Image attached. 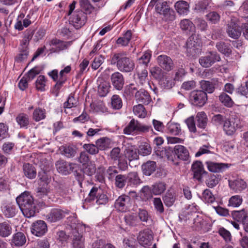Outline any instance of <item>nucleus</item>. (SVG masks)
I'll return each instance as SVG.
<instances>
[{
	"instance_id": "f257e3e1",
	"label": "nucleus",
	"mask_w": 248,
	"mask_h": 248,
	"mask_svg": "<svg viewBox=\"0 0 248 248\" xmlns=\"http://www.w3.org/2000/svg\"><path fill=\"white\" fill-rule=\"evenodd\" d=\"M16 201L25 217L29 218L34 216L36 206L30 192L25 191L21 193L16 198Z\"/></svg>"
},
{
	"instance_id": "f03ea898",
	"label": "nucleus",
	"mask_w": 248,
	"mask_h": 248,
	"mask_svg": "<svg viewBox=\"0 0 248 248\" xmlns=\"http://www.w3.org/2000/svg\"><path fill=\"white\" fill-rule=\"evenodd\" d=\"M110 62L111 65L116 64L118 69L123 72H131L135 67L134 61L127 57L124 52L113 54Z\"/></svg>"
},
{
	"instance_id": "7ed1b4c3",
	"label": "nucleus",
	"mask_w": 248,
	"mask_h": 248,
	"mask_svg": "<svg viewBox=\"0 0 248 248\" xmlns=\"http://www.w3.org/2000/svg\"><path fill=\"white\" fill-rule=\"evenodd\" d=\"M76 4V2L73 1L69 5L68 15H71L70 21L71 24L76 29H78L85 24L87 17L82 10H77L73 12Z\"/></svg>"
},
{
	"instance_id": "20e7f679",
	"label": "nucleus",
	"mask_w": 248,
	"mask_h": 248,
	"mask_svg": "<svg viewBox=\"0 0 248 248\" xmlns=\"http://www.w3.org/2000/svg\"><path fill=\"white\" fill-rule=\"evenodd\" d=\"M242 127V125L238 116L236 114H233L229 118L225 119L223 128L226 134L232 135L237 129Z\"/></svg>"
},
{
	"instance_id": "39448f33",
	"label": "nucleus",
	"mask_w": 248,
	"mask_h": 248,
	"mask_svg": "<svg viewBox=\"0 0 248 248\" xmlns=\"http://www.w3.org/2000/svg\"><path fill=\"white\" fill-rule=\"evenodd\" d=\"M71 243V248H85V239L81 232L85 231L86 226L84 224H78L75 227Z\"/></svg>"
},
{
	"instance_id": "423d86ee",
	"label": "nucleus",
	"mask_w": 248,
	"mask_h": 248,
	"mask_svg": "<svg viewBox=\"0 0 248 248\" xmlns=\"http://www.w3.org/2000/svg\"><path fill=\"white\" fill-rule=\"evenodd\" d=\"M207 100L206 93L201 90L192 91L189 95V101L192 105L197 107H202Z\"/></svg>"
},
{
	"instance_id": "0eeeda50",
	"label": "nucleus",
	"mask_w": 248,
	"mask_h": 248,
	"mask_svg": "<svg viewBox=\"0 0 248 248\" xmlns=\"http://www.w3.org/2000/svg\"><path fill=\"white\" fill-rule=\"evenodd\" d=\"M221 60L220 56L216 51L207 52L204 56H202L199 60V62L203 67H209L217 62Z\"/></svg>"
},
{
	"instance_id": "6e6552de",
	"label": "nucleus",
	"mask_w": 248,
	"mask_h": 248,
	"mask_svg": "<svg viewBox=\"0 0 248 248\" xmlns=\"http://www.w3.org/2000/svg\"><path fill=\"white\" fill-rule=\"evenodd\" d=\"M131 200L129 196L123 195L119 197L115 202V207L121 212H126L131 206Z\"/></svg>"
},
{
	"instance_id": "1a4fd4ad",
	"label": "nucleus",
	"mask_w": 248,
	"mask_h": 248,
	"mask_svg": "<svg viewBox=\"0 0 248 248\" xmlns=\"http://www.w3.org/2000/svg\"><path fill=\"white\" fill-rule=\"evenodd\" d=\"M57 170L63 174L66 175L73 171L76 164L68 163L63 160L57 161L55 163Z\"/></svg>"
},
{
	"instance_id": "9d476101",
	"label": "nucleus",
	"mask_w": 248,
	"mask_h": 248,
	"mask_svg": "<svg viewBox=\"0 0 248 248\" xmlns=\"http://www.w3.org/2000/svg\"><path fill=\"white\" fill-rule=\"evenodd\" d=\"M47 228L46 223L43 220H37L34 222L31 228V232L34 235L40 237L44 235L47 232Z\"/></svg>"
},
{
	"instance_id": "9b49d317",
	"label": "nucleus",
	"mask_w": 248,
	"mask_h": 248,
	"mask_svg": "<svg viewBox=\"0 0 248 248\" xmlns=\"http://www.w3.org/2000/svg\"><path fill=\"white\" fill-rule=\"evenodd\" d=\"M139 243L144 247L152 244L153 236L152 232L148 230L140 232L138 237Z\"/></svg>"
},
{
	"instance_id": "f8f14e48",
	"label": "nucleus",
	"mask_w": 248,
	"mask_h": 248,
	"mask_svg": "<svg viewBox=\"0 0 248 248\" xmlns=\"http://www.w3.org/2000/svg\"><path fill=\"white\" fill-rule=\"evenodd\" d=\"M158 65L164 70L170 71L173 68V63L171 59L166 55H161L157 57Z\"/></svg>"
},
{
	"instance_id": "ddd939ff",
	"label": "nucleus",
	"mask_w": 248,
	"mask_h": 248,
	"mask_svg": "<svg viewBox=\"0 0 248 248\" xmlns=\"http://www.w3.org/2000/svg\"><path fill=\"white\" fill-rule=\"evenodd\" d=\"M110 80L113 86L118 90H121L124 85L123 75L119 72H115L110 77Z\"/></svg>"
},
{
	"instance_id": "4468645a",
	"label": "nucleus",
	"mask_w": 248,
	"mask_h": 248,
	"mask_svg": "<svg viewBox=\"0 0 248 248\" xmlns=\"http://www.w3.org/2000/svg\"><path fill=\"white\" fill-rule=\"evenodd\" d=\"M98 93L100 96H105L108 93L110 87L109 83L102 77H99L97 79Z\"/></svg>"
},
{
	"instance_id": "2eb2a0df",
	"label": "nucleus",
	"mask_w": 248,
	"mask_h": 248,
	"mask_svg": "<svg viewBox=\"0 0 248 248\" xmlns=\"http://www.w3.org/2000/svg\"><path fill=\"white\" fill-rule=\"evenodd\" d=\"M186 52L189 56H194L199 53L200 50L199 45L195 41L192 36L190 37L186 44Z\"/></svg>"
},
{
	"instance_id": "dca6fc26",
	"label": "nucleus",
	"mask_w": 248,
	"mask_h": 248,
	"mask_svg": "<svg viewBox=\"0 0 248 248\" xmlns=\"http://www.w3.org/2000/svg\"><path fill=\"white\" fill-rule=\"evenodd\" d=\"M229 185L231 189L236 192H240L247 186V183L242 179L229 180Z\"/></svg>"
},
{
	"instance_id": "f3484780",
	"label": "nucleus",
	"mask_w": 248,
	"mask_h": 248,
	"mask_svg": "<svg viewBox=\"0 0 248 248\" xmlns=\"http://www.w3.org/2000/svg\"><path fill=\"white\" fill-rule=\"evenodd\" d=\"M61 154L67 158L74 157L77 152V147L73 145L65 144L59 148Z\"/></svg>"
},
{
	"instance_id": "a211bd4d",
	"label": "nucleus",
	"mask_w": 248,
	"mask_h": 248,
	"mask_svg": "<svg viewBox=\"0 0 248 248\" xmlns=\"http://www.w3.org/2000/svg\"><path fill=\"white\" fill-rule=\"evenodd\" d=\"M192 170L193 172L194 178L199 181H201L202 179L203 175L206 174L203 169V165L200 161H196L192 165Z\"/></svg>"
},
{
	"instance_id": "6ab92c4d",
	"label": "nucleus",
	"mask_w": 248,
	"mask_h": 248,
	"mask_svg": "<svg viewBox=\"0 0 248 248\" xmlns=\"http://www.w3.org/2000/svg\"><path fill=\"white\" fill-rule=\"evenodd\" d=\"M227 32L230 37L237 39L241 34V29L237 24L231 21L228 24Z\"/></svg>"
},
{
	"instance_id": "aec40b11",
	"label": "nucleus",
	"mask_w": 248,
	"mask_h": 248,
	"mask_svg": "<svg viewBox=\"0 0 248 248\" xmlns=\"http://www.w3.org/2000/svg\"><path fill=\"white\" fill-rule=\"evenodd\" d=\"M124 146V154L125 157L130 161L138 159L139 158V153L136 147L129 144Z\"/></svg>"
},
{
	"instance_id": "412c9836",
	"label": "nucleus",
	"mask_w": 248,
	"mask_h": 248,
	"mask_svg": "<svg viewBox=\"0 0 248 248\" xmlns=\"http://www.w3.org/2000/svg\"><path fill=\"white\" fill-rule=\"evenodd\" d=\"M205 164L210 171L215 173L222 172L227 168V164L224 163L206 161Z\"/></svg>"
},
{
	"instance_id": "4be33fe9",
	"label": "nucleus",
	"mask_w": 248,
	"mask_h": 248,
	"mask_svg": "<svg viewBox=\"0 0 248 248\" xmlns=\"http://www.w3.org/2000/svg\"><path fill=\"white\" fill-rule=\"evenodd\" d=\"M135 97L137 102L148 104L150 102L151 98L148 93L144 89L137 91Z\"/></svg>"
},
{
	"instance_id": "5701e85b",
	"label": "nucleus",
	"mask_w": 248,
	"mask_h": 248,
	"mask_svg": "<svg viewBox=\"0 0 248 248\" xmlns=\"http://www.w3.org/2000/svg\"><path fill=\"white\" fill-rule=\"evenodd\" d=\"M174 154L177 157L183 160H187L189 157L188 150L183 145H177L173 150Z\"/></svg>"
},
{
	"instance_id": "b1692460",
	"label": "nucleus",
	"mask_w": 248,
	"mask_h": 248,
	"mask_svg": "<svg viewBox=\"0 0 248 248\" xmlns=\"http://www.w3.org/2000/svg\"><path fill=\"white\" fill-rule=\"evenodd\" d=\"M174 8L177 12L180 15H187L189 11V4L184 0L177 1L174 4Z\"/></svg>"
},
{
	"instance_id": "393cba45",
	"label": "nucleus",
	"mask_w": 248,
	"mask_h": 248,
	"mask_svg": "<svg viewBox=\"0 0 248 248\" xmlns=\"http://www.w3.org/2000/svg\"><path fill=\"white\" fill-rule=\"evenodd\" d=\"M64 217L63 211L58 209H52L47 216V219L50 222H56L61 219Z\"/></svg>"
},
{
	"instance_id": "a878e982",
	"label": "nucleus",
	"mask_w": 248,
	"mask_h": 248,
	"mask_svg": "<svg viewBox=\"0 0 248 248\" xmlns=\"http://www.w3.org/2000/svg\"><path fill=\"white\" fill-rule=\"evenodd\" d=\"M137 74L140 84L143 85L148 83V71L145 66H138Z\"/></svg>"
},
{
	"instance_id": "bb28decb",
	"label": "nucleus",
	"mask_w": 248,
	"mask_h": 248,
	"mask_svg": "<svg viewBox=\"0 0 248 248\" xmlns=\"http://www.w3.org/2000/svg\"><path fill=\"white\" fill-rule=\"evenodd\" d=\"M156 165L155 161H149L142 165L143 173L146 175H150L156 170Z\"/></svg>"
},
{
	"instance_id": "cd10ccee",
	"label": "nucleus",
	"mask_w": 248,
	"mask_h": 248,
	"mask_svg": "<svg viewBox=\"0 0 248 248\" xmlns=\"http://www.w3.org/2000/svg\"><path fill=\"white\" fill-rule=\"evenodd\" d=\"M232 216L234 220L238 222H242L243 224L248 220V213L245 209L233 211L232 212Z\"/></svg>"
},
{
	"instance_id": "c85d7f7f",
	"label": "nucleus",
	"mask_w": 248,
	"mask_h": 248,
	"mask_svg": "<svg viewBox=\"0 0 248 248\" xmlns=\"http://www.w3.org/2000/svg\"><path fill=\"white\" fill-rule=\"evenodd\" d=\"M71 70V66L68 65L60 71L59 79L56 83L55 87L57 90L60 89V88L62 86V84L66 79L65 74L69 73Z\"/></svg>"
},
{
	"instance_id": "c756f323",
	"label": "nucleus",
	"mask_w": 248,
	"mask_h": 248,
	"mask_svg": "<svg viewBox=\"0 0 248 248\" xmlns=\"http://www.w3.org/2000/svg\"><path fill=\"white\" fill-rule=\"evenodd\" d=\"M138 121L132 119L124 129L125 135H134L137 133Z\"/></svg>"
},
{
	"instance_id": "7c9ffc66",
	"label": "nucleus",
	"mask_w": 248,
	"mask_h": 248,
	"mask_svg": "<svg viewBox=\"0 0 248 248\" xmlns=\"http://www.w3.org/2000/svg\"><path fill=\"white\" fill-rule=\"evenodd\" d=\"M23 169L24 175L29 179H33L36 175L35 168L31 164L26 163L23 165Z\"/></svg>"
},
{
	"instance_id": "2f4dec72",
	"label": "nucleus",
	"mask_w": 248,
	"mask_h": 248,
	"mask_svg": "<svg viewBox=\"0 0 248 248\" xmlns=\"http://www.w3.org/2000/svg\"><path fill=\"white\" fill-rule=\"evenodd\" d=\"M181 29L187 33L192 32L195 31V26L193 22L188 19H184L180 21Z\"/></svg>"
},
{
	"instance_id": "473e14b6",
	"label": "nucleus",
	"mask_w": 248,
	"mask_h": 248,
	"mask_svg": "<svg viewBox=\"0 0 248 248\" xmlns=\"http://www.w3.org/2000/svg\"><path fill=\"white\" fill-rule=\"evenodd\" d=\"M26 242V237L24 234L21 232H18L13 236L12 242L16 246H22Z\"/></svg>"
},
{
	"instance_id": "72a5a7b5",
	"label": "nucleus",
	"mask_w": 248,
	"mask_h": 248,
	"mask_svg": "<svg viewBox=\"0 0 248 248\" xmlns=\"http://www.w3.org/2000/svg\"><path fill=\"white\" fill-rule=\"evenodd\" d=\"M216 46L220 53L225 55H229L232 52L230 45L224 42H217Z\"/></svg>"
},
{
	"instance_id": "f704fd0d",
	"label": "nucleus",
	"mask_w": 248,
	"mask_h": 248,
	"mask_svg": "<svg viewBox=\"0 0 248 248\" xmlns=\"http://www.w3.org/2000/svg\"><path fill=\"white\" fill-rule=\"evenodd\" d=\"M12 231V228L8 222H3L0 223V236L5 237L10 235Z\"/></svg>"
},
{
	"instance_id": "c9c22d12",
	"label": "nucleus",
	"mask_w": 248,
	"mask_h": 248,
	"mask_svg": "<svg viewBox=\"0 0 248 248\" xmlns=\"http://www.w3.org/2000/svg\"><path fill=\"white\" fill-rule=\"evenodd\" d=\"M159 84L162 88L170 89L174 86V82L171 78L164 76L159 81Z\"/></svg>"
},
{
	"instance_id": "e433bc0d",
	"label": "nucleus",
	"mask_w": 248,
	"mask_h": 248,
	"mask_svg": "<svg viewBox=\"0 0 248 248\" xmlns=\"http://www.w3.org/2000/svg\"><path fill=\"white\" fill-rule=\"evenodd\" d=\"M132 38V32L130 30L127 31L124 34L123 37L118 38L116 43L122 46H126L128 45Z\"/></svg>"
},
{
	"instance_id": "4c0bfd02",
	"label": "nucleus",
	"mask_w": 248,
	"mask_h": 248,
	"mask_svg": "<svg viewBox=\"0 0 248 248\" xmlns=\"http://www.w3.org/2000/svg\"><path fill=\"white\" fill-rule=\"evenodd\" d=\"M196 119L198 126L201 128H205L207 124V118L205 113L203 111L198 112Z\"/></svg>"
},
{
	"instance_id": "58836bf2",
	"label": "nucleus",
	"mask_w": 248,
	"mask_h": 248,
	"mask_svg": "<svg viewBox=\"0 0 248 248\" xmlns=\"http://www.w3.org/2000/svg\"><path fill=\"white\" fill-rule=\"evenodd\" d=\"M80 7L84 11L86 16L91 14L94 10V7L90 3L89 0H79Z\"/></svg>"
},
{
	"instance_id": "ea45409f",
	"label": "nucleus",
	"mask_w": 248,
	"mask_h": 248,
	"mask_svg": "<svg viewBox=\"0 0 248 248\" xmlns=\"http://www.w3.org/2000/svg\"><path fill=\"white\" fill-rule=\"evenodd\" d=\"M110 157L111 160L119 163L123 158V154L119 147L114 148L110 152Z\"/></svg>"
},
{
	"instance_id": "a19ab883",
	"label": "nucleus",
	"mask_w": 248,
	"mask_h": 248,
	"mask_svg": "<svg viewBox=\"0 0 248 248\" xmlns=\"http://www.w3.org/2000/svg\"><path fill=\"white\" fill-rule=\"evenodd\" d=\"M202 199L207 203H213L216 200L214 195L209 189H206L203 191Z\"/></svg>"
},
{
	"instance_id": "79ce46f5",
	"label": "nucleus",
	"mask_w": 248,
	"mask_h": 248,
	"mask_svg": "<svg viewBox=\"0 0 248 248\" xmlns=\"http://www.w3.org/2000/svg\"><path fill=\"white\" fill-rule=\"evenodd\" d=\"M16 121L20 127L27 128L29 124V118L27 114L20 113L16 118Z\"/></svg>"
},
{
	"instance_id": "37998d69",
	"label": "nucleus",
	"mask_w": 248,
	"mask_h": 248,
	"mask_svg": "<svg viewBox=\"0 0 248 248\" xmlns=\"http://www.w3.org/2000/svg\"><path fill=\"white\" fill-rule=\"evenodd\" d=\"M133 111L137 117L141 118H145L147 115V112L143 105L139 104L134 106L133 108Z\"/></svg>"
},
{
	"instance_id": "c03bdc74",
	"label": "nucleus",
	"mask_w": 248,
	"mask_h": 248,
	"mask_svg": "<svg viewBox=\"0 0 248 248\" xmlns=\"http://www.w3.org/2000/svg\"><path fill=\"white\" fill-rule=\"evenodd\" d=\"M152 152V148L150 145L147 142H142L139 146V154L143 156L148 155Z\"/></svg>"
},
{
	"instance_id": "a18cd8bd",
	"label": "nucleus",
	"mask_w": 248,
	"mask_h": 248,
	"mask_svg": "<svg viewBox=\"0 0 248 248\" xmlns=\"http://www.w3.org/2000/svg\"><path fill=\"white\" fill-rule=\"evenodd\" d=\"M221 179L219 175H211L206 180V185L209 188H213L216 186Z\"/></svg>"
},
{
	"instance_id": "49530a36",
	"label": "nucleus",
	"mask_w": 248,
	"mask_h": 248,
	"mask_svg": "<svg viewBox=\"0 0 248 248\" xmlns=\"http://www.w3.org/2000/svg\"><path fill=\"white\" fill-rule=\"evenodd\" d=\"M2 212L7 217H12L16 214V210L14 205L8 204L2 208Z\"/></svg>"
},
{
	"instance_id": "de8ad7c7",
	"label": "nucleus",
	"mask_w": 248,
	"mask_h": 248,
	"mask_svg": "<svg viewBox=\"0 0 248 248\" xmlns=\"http://www.w3.org/2000/svg\"><path fill=\"white\" fill-rule=\"evenodd\" d=\"M33 119L36 121L38 122L46 118V110L40 108H36L33 111Z\"/></svg>"
},
{
	"instance_id": "09e8293b",
	"label": "nucleus",
	"mask_w": 248,
	"mask_h": 248,
	"mask_svg": "<svg viewBox=\"0 0 248 248\" xmlns=\"http://www.w3.org/2000/svg\"><path fill=\"white\" fill-rule=\"evenodd\" d=\"M201 88L202 91L207 92L209 93H212L214 90L215 87L214 84L209 81L202 80L200 82Z\"/></svg>"
},
{
	"instance_id": "8fccbe9b",
	"label": "nucleus",
	"mask_w": 248,
	"mask_h": 248,
	"mask_svg": "<svg viewBox=\"0 0 248 248\" xmlns=\"http://www.w3.org/2000/svg\"><path fill=\"white\" fill-rule=\"evenodd\" d=\"M167 132L174 135H177L181 132L180 125L178 124L169 123L167 124Z\"/></svg>"
},
{
	"instance_id": "3c124183",
	"label": "nucleus",
	"mask_w": 248,
	"mask_h": 248,
	"mask_svg": "<svg viewBox=\"0 0 248 248\" xmlns=\"http://www.w3.org/2000/svg\"><path fill=\"white\" fill-rule=\"evenodd\" d=\"M150 131L155 133L151 125L144 124L138 121L137 133L145 134Z\"/></svg>"
},
{
	"instance_id": "603ef678",
	"label": "nucleus",
	"mask_w": 248,
	"mask_h": 248,
	"mask_svg": "<svg viewBox=\"0 0 248 248\" xmlns=\"http://www.w3.org/2000/svg\"><path fill=\"white\" fill-rule=\"evenodd\" d=\"M166 185L164 183H156L153 185L152 191L154 195H160L166 190Z\"/></svg>"
},
{
	"instance_id": "864d4df0",
	"label": "nucleus",
	"mask_w": 248,
	"mask_h": 248,
	"mask_svg": "<svg viewBox=\"0 0 248 248\" xmlns=\"http://www.w3.org/2000/svg\"><path fill=\"white\" fill-rule=\"evenodd\" d=\"M170 8L166 1L157 2L155 5V10L160 15H163Z\"/></svg>"
},
{
	"instance_id": "5fc2aeb1",
	"label": "nucleus",
	"mask_w": 248,
	"mask_h": 248,
	"mask_svg": "<svg viewBox=\"0 0 248 248\" xmlns=\"http://www.w3.org/2000/svg\"><path fill=\"white\" fill-rule=\"evenodd\" d=\"M219 101L226 107H231L233 106V102L231 98L227 94L222 93L219 96Z\"/></svg>"
},
{
	"instance_id": "6e6d98bb",
	"label": "nucleus",
	"mask_w": 248,
	"mask_h": 248,
	"mask_svg": "<svg viewBox=\"0 0 248 248\" xmlns=\"http://www.w3.org/2000/svg\"><path fill=\"white\" fill-rule=\"evenodd\" d=\"M150 72L153 77L158 81L165 76L164 72L159 67L155 66L151 68Z\"/></svg>"
},
{
	"instance_id": "4d7b16f0",
	"label": "nucleus",
	"mask_w": 248,
	"mask_h": 248,
	"mask_svg": "<svg viewBox=\"0 0 248 248\" xmlns=\"http://www.w3.org/2000/svg\"><path fill=\"white\" fill-rule=\"evenodd\" d=\"M175 201V196L174 193L171 192H168L163 197V201L165 204L170 207L172 206Z\"/></svg>"
},
{
	"instance_id": "13d9d810",
	"label": "nucleus",
	"mask_w": 248,
	"mask_h": 248,
	"mask_svg": "<svg viewBox=\"0 0 248 248\" xmlns=\"http://www.w3.org/2000/svg\"><path fill=\"white\" fill-rule=\"evenodd\" d=\"M127 182V177L125 175L118 174L115 177V186L119 188H123Z\"/></svg>"
},
{
	"instance_id": "bf43d9fd",
	"label": "nucleus",
	"mask_w": 248,
	"mask_h": 248,
	"mask_svg": "<svg viewBox=\"0 0 248 248\" xmlns=\"http://www.w3.org/2000/svg\"><path fill=\"white\" fill-rule=\"evenodd\" d=\"M111 107L114 109H119L123 106L121 97L116 94L113 95L111 97Z\"/></svg>"
},
{
	"instance_id": "052dcab7",
	"label": "nucleus",
	"mask_w": 248,
	"mask_h": 248,
	"mask_svg": "<svg viewBox=\"0 0 248 248\" xmlns=\"http://www.w3.org/2000/svg\"><path fill=\"white\" fill-rule=\"evenodd\" d=\"M127 180L130 185H137L140 183V179L136 172H132L126 175Z\"/></svg>"
},
{
	"instance_id": "680f3d73",
	"label": "nucleus",
	"mask_w": 248,
	"mask_h": 248,
	"mask_svg": "<svg viewBox=\"0 0 248 248\" xmlns=\"http://www.w3.org/2000/svg\"><path fill=\"white\" fill-rule=\"evenodd\" d=\"M242 201V198L240 196H233L229 200L228 206L233 207H238L241 204Z\"/></svg>"
},
{
	"instance_id": "e2e57ef3",
	"label": "nucleus",
	"mask_w": 248,
	"mask_h": 248,
	"mask_svg": "<svg viewBox=\"0 0 248 248\" xmlns=\"http://www.w3.org/2000/svg\"><path fill=\"white\" fill-rule=\"evenodd\" d=\"M46 80L44 76L40 75L36 81V88L37 90L40 91H44L45 90Z\"/></svg>"
},
{
	"instance_id": "0e129e2a",
	"label": "nucleus",
	"mask_w": 248,
	"mask_h": 248,
	"mask_svg": "<svg viewBox=\"0 0 248 248\" xmlns=\"http://www.w3.org/2000/svg\"><path fill=\"white\" fill-rule=\"evenodd\" d=\"M124 220L127 225L134 226L138 224L139 220L135 215H127L124 217Z\"/></svg>"
},
{
	"instance_id": "69168bd1",
	"label": "nucleus",
	"mask_w": 248,
	"mask_h": 248,
	"mask_svg": "<svg viewBox=\"0 0 248 248\" xmlns=\"http://www.w3.org/2000/svg\"><path fill=\"white\" fill-rule=\"evenodd\" d=\"M108 139L107 138H102L98 139L95 141V145L98 148V151L105 150L108 145Z\"/></svg>"
},
{
	"instance_id": "338daca9",
	"label": "nucleus",
	"mask_w": 248,
	"mask_h": 248,
	"mask_svg": "<svg viewBox=\"0 0 248 248\" xmlns=\"http://www.w3.org/2000/svg\"><path fill=\"white\" fill-rule=\"evenodd\" d=\"M83 148L86 152L92 155H96L99 152L98 148L93 144H84L83 145Z\"/></svg>"
},
{
	"instance_id": "774afa93",
	"label": "nucleus",
	"mask_w": 248,
	"mask_h": 248,
	"mask_svg": "<svg viewBox=\"0 0 248 248\" xmlns=\"http://www.w3.org/2000/svg\"><path fill=\"white\" fill-rule=\"evenodd\" d=\"M163 18L166 21H172L176 18L175 11L170 8L162 15Z\"/></svg>"
}]
</instances>
